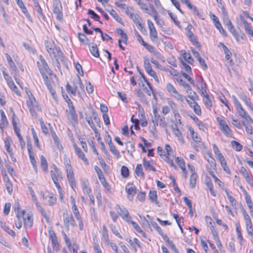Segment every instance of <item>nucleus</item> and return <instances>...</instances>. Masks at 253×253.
<instances>
[{"label": "nucleus", "instance_id": "obj_56", "mask_svg": "<svg viewBox=\"0 0 253 253\" xmlns=\"http://www.w3.org/2000/svg\"><path fill=\"white\" fill-rule=\"evenodd\" d=\"M121 174L123 177L126 178L129 175V170L126 166H123L121 168Z\"/></svg>", "mask_w": 253, "mask_h": 253}, {"label": "nucleus", "instance_id": "obj_63", "mask_svg": "<svg viewBox=\"0 0 253 253\" xmlns=\"http://www.w3.org/2000/svg\"><path fill=\"white\" fill-rule=\"evenodd\" d=\"M8 86L10 87V88L14 92H15L16 94H19V91L17 87V86L14 84L13 81L10 82L9 84H7Z\"/></svg>", "mask_w": 253, "mask_h": 253}, {"label": "nucleus", "instance_id": "obj_26", "mask_svg": "<svg viewBox=\"0 0 253 253\" xmlns=\"http://www.w3.org/2000/svg\"><path fill=\"white\" fill-rule=\"evenodd\" d=\"M140 7L141 9L144 10L146 13L149 14V15H151V13L150 12V10H149L146 4L143 3L141 0H134Z\"/></svg>", "mask_w": 253, "mask_h": 253}, {"label": "nucleus", "instance_id": "obj_1", "mask_svg": "<svg viewBox=\"0 0 253 253\" xmlns=\"http://www.w3.org/2000/svg\"><path fill=\"white\" fill-rule=\"evenodd\" d=\"M37 65L44 81L49 80L47 75L50 77L54 76L56 78V76L53 74L52 70L49 68L46 62L42 56L40 61L37 62Z\"/></svg>", "mask_w": 253, "mask_h": 253}, {"label": "nucleus", "instance_id": "obj_12", "mask_svg": "<svg viewBox=\"0 0 253 253\" xmlns=\"http://www.w3.org/2000/svg\"><path fill=\"white\" fill-rule=\"evenodd\" d=\"M117 211L119 213L122 219L126 222L129 223V221L131 220V216L129 215L128 211L126 209V208L124 207L122 208L119 205H117Z\"/></svg>", "mask_w": 253, "mask_h": 253}, {"label": "nucleus", "instance_id": "obj_61", "mask_svg": "<svg viewBox=\"0 0 253 253\" xmlns=\"http://www.w3.org/2000/svg\"><path fill=\"white\" fill-rule=\"evenodd\" d=\"M165 150H166V154L164 155H169L170 156H172L173 155V151L172 150L171 147L169 144H166L165 145Z\"/></svg>", "mask_w": 253, "mask_h": 253}, {"label": "nucleus", "instance_id": "obj_37", "mask_svg": "<svg viewBox=\"0 0 253 253\" xmlns=\"http://www.w3.org/2000/svg\"><path fill=\"white\" fill-rule=\"evenodd\" d=\"M246 228L249 236L253 238V226L252 222L246 223Z\"/></svg>", "mask_w": 253, "mask_h": 253}, {"label": "nucleus", "instance_id": "obj_11", "mask_svg": "<svg viewBox=\"0 0 253 253\" xmlns=\"http://www.w3.org/2000/svg\"><path fill=\"white\" fill-rule=\"evenodd\" d=\"M63 221L64 226L68 230H69V227L70 226L72 227L76 226V224L72 214H68L67 212L64 213Z\"/></svg>", "mask_w": 253, "mask_h": 253}, {"label": "nucleus", "instance_id": "obj_22", "mask_svg": "<svg viewBox=\"0 0 253 253\" xmlns=\"http://www.w3.org/2000/svg\"><path fill=\"white\" fill-rule=\"evenodd\" d=\"M109 141L108 142V144L110 151L113 155L116 156L118 157H119L120 155L119 151L116 149L115 146L113 144L111 140V136H109Z\"/></svg>", "mask_w": 253, "mask_h": 253}, {"label": "nucleus", "instance_id": "obj_29", "mask_svg": "<svg viewBox=\"0 0 253 253\" xmlns=\"http://www.w3.org/2000/svg\"><path fill=\"white\" fill-rule=\"evenodd\" d=\"M41 166L42 169L44 171H47L48 170V164L46 161V159L42 155L41 156Z\"/></svg>", "mask_w": 253, "mask_h": 253}, {"label": "nucleus", "instance_id": "obj_21", "mask_svg": "<svg viewBox=\"0 0 253 253\" xmlns=\"http://www.w3.org/2000/svg\"><path fill=\"white\" fill-rule=\"evenodd\" d=\"M0 113L1 117V120L0 121V128L2 132H3L4 128L6 126L8 125V122L5 113L2 110H0Z\"/></svg>", "mask_w": 253, "mask_h": 253}, {"label": "nucleus", "instance_id": "obj_58", "mask_svg": "<svg viewBox=\"0 0 253 253\" xmlns=\"http://www.w3.org/2000/svg\"><path fill=\"white\" fill-rule=\"evenodd\" d=\"M110 227L112 231V232L116 235L117 236L118 238H119L120 239H123V237L122 236V235L119 233L118 230H117V229L116 228V227H115V226H114V225L113 224H111L110 226Z\"/></svg>", "mask_w": 253, "mask_h": 253}, {"label": "nucleus", "instance_id": "obj_14", "mask_svg": "<svg viewBox=\"0 0 253 253\" xmlns=\"http://www.w3.org/2000/svg\"><path fill=\"white\" fill-rule=\"evenodd\" d=\"M241 20L242 21L246 32L249 36L253 38V30L250 24H249L244 18V16L240 15Z\"/></svg>", "mask_w": 253, "mask_h": 253}, {"label": "nucleus", "instance_id": "obj_18", "mask_svg": "<svg viewBox=\"0 0 253 253\" xmlns=\"http://www.w3.org/2000/svg\"><path fill=\"white\" fill-rule=\"evenodd\" d=\"M72 209L75 217L78 221L80 230H83L84 227V224L81 219V217L80 216L77 207L76 206V205H74V206H72Z\"/></svg>", "mask_w": 253, "mask_h": 253}, {"label": "nucleus", "instance_id": "obj_50", "mask_svg": "<svg viewBox=\"0 0 253 253\" xmlns=\"http://www.w3.org/2000/svg\"><path fill=\"white\" fill-rule=\"evenodd\" d=\"M236 229L238 239L240 240V244H242V242L243 241L244 239L242 235L241 228L239 225H236Z\"/></svg>", "mask_w": 253, "mask_h": 253}, {"label": "nucleus", "instance_id": "obj_62", "mask_svg": "<svg viewBox=\"0 0 253 253\" xmlns=\"http://www.w3.org/2000/svg\"><path fill=\"white\" fill-rule=\"evenodd\" d=\"M242 211V213L243 214L244 218L245 220L246 224L252 222L251 218H250L249 215L248 214V213L246 211V210L243 209Z\"/></svg>", "mask_w": 253, "mask_h": 253}, {"label": "nucleus", "instance_id": "obj_48", "mask_svg": "<svg viewBox=\"0 0 253 253\" xmlns=\"http://www.w3.org/2000/svg\"><path fill=\"white\" fill-rule=\"evenodd\" d=\"M66 88L68 93L72 94L74 96L76 95L77 91L74 86H71L69 84H67L66 86Z\"/></svg>", "mask_w": 253, "mask_h": 253}, {"label": "nucleus", "instance_id": "obj_43", "mask_svg": "<svg viewBox=\"0 0 253 253\" xmlns=\"http://www.w3.org/2000/svg\"><path fill=\"white\" fill-rule=\"evenodd\" d=\"M32 132L33 135V139L34 140V143L35 145L39 148L40 149L41 146L39 143L38 137L36 134V132L35 129L33 128H32Z\"/></svg>", "mask_w": 253, "mask_h": 253}, {"label": "nucleus", "instance_id": "obj_34", "mask_svg": "<svg viewBox=\"0 0 253 253\" xmlns=\"http://www.w3.org/2000/svg\"><path fill=\"white\" fill-rule=\"evenodd\" d=\"M232 148L236 151H240L243 148V146L239 143L238 142L235 140H232L231 141Z\"/></svg>", "mask_w": 253, "mask_h": 253}, {"label": "nucleus", "instance_id": "obj_23", "mask_svg": "<svg viewBox=\"0 0 253 253\" xmlns=\"http://www.w3.org/2000/svg\"><path fill=\"white\" fill-rule=\"evenodd\" d=\"M44 45L46 48L47 51L51 52V50L54 48L57 47L56 45L55 44L54 41L52 40H46L44 42Z\"/></svg>", "mask_w": 253, "mask_h": 253}, {"label": "nucleus", "instance_id": "obj_15", "mask_svg": "<svg viewBox=\"0 0 253 253\" xmlns=\"http://www.w3.org/2000/svg\"><path fill=\"white\" fill-rule=\"evenodd\" d=\"M239 114L240 116L243 119H245L248 123L251 122L253 124V120L248 114V113L243 109L242 106H240L236 109Z\"/></svg>", "mask_w": 253, "mask_h": 253}, {"label": "nucleus", "instance_id": "obj_20", "mask_svg": "<svg viewBox=\"0 0 253 253\" xmlns=\"http://www.w3.org/2000/svg\"><path fill=\"white\" fill-rule=\"evenodd\" d=\"M153 161H148L145 158L143 160V165L146 170L149 171H156V169L153 166Z\"/></svg>", "mask_w": 253, "mask_h": 253}, {"label": "nucleus", "instance_id": "obj_28", "mask_svg": "<svg viewBox=\"0 0 253 253\" xmlns=\"http://www.w3.org/2000/svg\"><path fill=\"white\" fill-rule=\"evenodd\" d=\"M0 226L5 232L12 237H14L15 236L14 231L13 230L10 229L8 226H7L5 223L1 222Z\"/></svg>", "mask_w": 253, "mask_h": 253}, {"label": "nucleus", "instance_id": "obj_57", "mask_svg": "<svg viewBox=\"0 0 253 253\" xmlns=\"http://www.w3.org/2000/svg\"><path fill=\"white\" fill-rule=\"evenodd\" d=\"M20 208V206L19 203L18 202L15 203L14 204V211L16 212V216L18 219L21 217V212L19 211Z\"/></svg>", "mask_w": 253, "mask_h": 253}, {"label": "nucleus", "instance_id": "obj_9", "mask_svg": "<svg viewBox=\"0 0 253 253\" xmlns=\"http://www.w3.org/2000/svg\"><path fill=\"white\" fill-rule=\"evenodd\" d=\"M53 12L56 16L58 20L62 18V7L60 0H53Z\"/></svg>", "mask_w": 253, "mask_h": 253}, {"label": "nucleus", "instance_id": "obj_52", "mask_svg": "<svg viewBox=\"0 0 253 253\" xmlns=\"http://www.w3.org/2000/svg\"><path fill=\"white\" fill-rule=\"evenodd\" d=\"M78 37L79 40L81 42H83L84 43L88 44L89 42L88 39L86 38V36L82 33L78 34Z\"/></svg>", "mask_w": 253, "mask_h": 253}, {"label": "nucleus", "instance_id": "obj_17", "mask_svg": "<svg viewBox=\"0 0 253 253\" xmlns=\"http://www.w3.org/2000/svg\"><path fill=\"white\" fill-rule=\"evenodd\" d=\"M67 177L71 188L74 189L76 187V181L74 176V172L72 169L66 170Z\"/></svg>", "mask_w": 253, "mask_h": 253}, {"label": "nucleus", "instance_id": "obj_3", "mask_svg": "<svg viewBox=\"0 0 253 253\" xmlns=\"http://www.w3.org/2000/svg\"><path fill=\"white\" fill-rule=\"evenodd\" d=\"M27 104L31 115L33 117L36 116V111H41V108L32 93H30L29 99L27 100Z\"/></svg>", "mask_w": 253, "mask_h": 253}, {"label": "nucleus", "instance_id": "obj_36", "mask_svg": "<svg viewBox=\"0 0 253 253\" xmlns=\"http://www.w3.org/2000/svg\"><path fill=\"white\" fill-rule=\"evenodd\" d=\"M243 176L247 182L251 186H253V178L252 174L248 172L247 173L244 174Z\"/></svg>", "mask_w": 253, "mask_h": 253}, {"label": "nucleus", "instance_id": "obj_49", "mask_svg": "<svg viewBox=\"0 0 253 253\" xmlns=\"http://www.w3.org/2000/svg\"><path fill=\"white\" fill-rule=\"evenodd\" d=\"M173 133L174 134L175 136L177 137L178 140L181 142L182 143H184V140L183 139V138L182 137V134L180 130L179 129H174V131H172Z\"/></svg>", "mask_w": 253, "mask_h": 253}, {"label": "nucleus", "instance_id": "obj_60", "mask_svg": "<svg viewBox=\"0 0 253 253\" xmlns=\"http://www.w3.org/2000/svg\"><path fill=\"white\" fill-rule=\"evenodd\" d=\"M156 124L157 126L159 125L160 126L164 128H166L167 126V123L166 122L164 117H162L161 118H160V120L158 121H157V122Z\"/></svg>", "mask_w": 253, "mask_h": 253}, {"label": "nucleus", "instance_id": "obj_33", "mask_svg": "<svg viewBox=\"0 0 253 253\" xmlns=\"http://www.w3.org/2000/svg\"><path fill=\"white\" fill-rule=\"evenodd\" d=\"M149 199L153 203L157 204V195L156 191H150L149 193Z\"/></svg>", "mask_w": 253, "mask_h": 253}, {"label": "nucleus", "instance_id": "obj_51", "mask_svg": "<svg viewBox=\"0 0 253 253\" xmlns=\"http://www.w3.org/2000/svg\"><path fill=\"white\" fill-rule=\"evenodd\" d=\"M27 147L28 155H29L30 159L34 158V153L33 151V147H32V144H31V143L30 142H27Z\"/></svg>", "mask_w": 253, "mask_h": 253}, {"label": "nucleus", "instance_id": "obj_27", "mask_svg": "<svg viewBox=\"0 0 253 253\" xmlns=\"http://www.w3.org/2000/svg\"><path fill=\"white\" fill-rule=\"evenodd\" d=\"M163 158L166 162L169 164L170 166L174 168L175 169H176V166L173 162V156L172 157L169 155H163Z\"/></svg>", "mask_w": 253, "mask_h": 253}, {"label": "nucleus", "instance_id": "obj_5", "mask_svg": "<svg viewBox=\"0 0 253 253\" xmlns=\"http://www.w3.org/2000/svg\"><path fill=\"white\" fill-rule=\"evenodd\" d=\"M54 170H52L50 171V175L51 178L56 186V187L58 189V191H60L61 189V187L58 183V177H62V173L60 171V170L57 168V167L55 165H53Z\"/></svg>", "mask_w": 253, "mask_h": 253}, {"label": "nucleus", "instance_id": "obj_53", "mask_svg": "<svg viewBox=\"0 0 253 253\" xmlns=\"http://www.w3.org/2000/svg\"><path fill=\"white\" fill-rule=\"evenodd\" d=\"M98 178L99 179L101 183H102V185L106 189H109V185L107 181H106L105 177L104 176L103 174L102 175V176H100V177H98Z\"/></svg>", "mask_w": 253, "mask_h": 253}, {"label": "nucleus", "instance_id": "obj_40", "mask_svg": "<svg viewBox=\"0 0 253 253\" xmlns=\"http://www.w3.org/2000/svg\"><path fill=\"white\" fill-rule=\"evenodd\" d=\"M51 136H52V139L54 142V143L56 145V146L58 147V148L59 149H60V147L62 148V145H60V140H59L58 136L56 134V133L54 131H52L51 132Z\"/></svg>", "mask_w": 253, "mask_h": 253}, {"label": "nucleus", "instance_id": "obj_64", "mask_svg": "<svg viewBox=\"0 0 253 253\" xmlns=\"http://www.w3.org/2000/svg\"><path fill=\"white\" fill-rule=\"evenodd\" d=\"M125 13L127 16L130 17L131 15L135 13V10L132 7L128 6L125 10Z\"/></svg>", "mask_w": 253, "mask_h": 253}, {"label": "nucleus", "instance_id": "obj_25", "mask_svg": "<svg viewBox=\"0 0 253 253\" xmlns=\"http://www.w3.org/2000/svg\"><path fill=\"white\" fill-rule=\"evenodd\" d=\"M44 82L45 85L47 86V87L48 89L52 96L54 99H55L57 97L55 91L52 87V85L49 80L45 81Z\"/></svg>", "mask_w": 253, "mask_h": 253}, {"label": "nucleus", "instance_id": "obj_46", "mask_svg": "<svg viewBox=\"0 0 253 253\" xmlns=\"http://www.w3.org/2000/svg\"><path fill=\"white\" fill-rule=\"evenodd\" d=\"M134 22V23L136 25V24H138L139 22H141L142 19L141 17L139 16V14L135 12L134 14L131 15L130 17Z\"/></svg>", "mask_w": 253, "mask_h": 253}, {"label": "nucleus", "instance_id": "obj_38", "mask_svg": "<svg viewBox=\"0 0 253 253\" xmlns=\"http://www.w3.org/2000/svg\"><path fill=\"white\" fill-rule=\"evenodd\" d=\"M135 173L138 176H144L141 164H137L135 169Z\"/></svg>", "mask_w": 253, "mask_h": 253}, {"label": "nucleus", "instance_id": "obj_55", "mask_svg": "<svg viewBox=\"0 0 253 253\" xmlns=\"http://www.w3.org/2000/svg\"><path fill=\"white\" fill-rule=\"evenodd\" d=\"M189 37L191 41V42L193 43V45H196L198 47H200V45L199 44V43L197 41L195 37L192 33H189Z\"/></svg>", "mask_w": 253, "mask_h": 253}, {"label": "nucleus", "instance_id": "obj_4", "mask_svg": "<svg viewBox=\"0 0 253 253\" xmlns=\"http://www.w3.org/2000/svg\"><path fill=\"white\" fill-rule=\"evenodd\" d=\"M166 88L171 96L174 97L178 101L181 102L183 101V96L178 92L175 87L172 84L169 83H168L166 84Z\"/></svg>", "mask_w": 253, "mask_h": 253}, {"label": "nucleus", "instance_id": "obj_6", "mask_svg": "<svg viewBox=\"0 0 253 253\" xmlns=\"http://www.w3.org/2000/svg\"><path fill=\"white\" fill-rule=\"evenodd\" d=\"M216 120L219 125L220 129L224 132V134L227 137H231L232 135V130L226 121L219 117L217 118Z\"/></svg>", "mask_w": 253, "mask_h": 253}, {"label": "nucleus", "instance_id": "obj_32", "mask_svg": "<svg viewBox=\"0 0 253 253\" xmlns=\"http://www.w3.org/2000/svg\"><path fill=\"white\" fill-rule=\"evenodd\" d=\"M150 9V12L152 14L151 15L154 16V19L158 24L161 25V23H163V22L158 17L156 10L155 9L153 6H151Z\"/></svg>", "mask_w": 253, "mask_h": 253}, {"label": "nucleus", "instance_id": "obj_2", "mask_svg": "<svg viewBox=\"0 0 253 253\" xmlns=\"http://www.w3.org/2000/svg\"><path fill=\"white\" fill-rule=\"evenodd\" d=\"M53 62L56 63L57 66L59 68L60 64L59 61H63L64 56L60 47L57 46L51 50V52H48Z\"/></svg>", "mask_w": 253, "mask_h": 253}, {"label": "nucleus", "instance_id": "obj_59", "mask_svg": "<svg viewBox=\"0 0 253 253\" xmlns=\"http://www.w3.org/2000/svg\"><path fill=\"white\" fill-rule=\"evenodd\" d=\"M87 123L88 124V125H89V126H90V127L92 128V129L93 130L95 134V136L96 137H97L98 135H99V133L98 132V131H97V129L93 123V120H91V121H89L88 122H87Z\"/></svg>", "mask_w": 253, "mask_h": 253}, {"label": "nucleus", "instance_id": "obj_45", "mask_svg": "<svg viewBox=\"0 0 253 253\" xmlns=\"http://www.w3.org/2000/svg\"><path fill=\"white\" fill-rule=\"evenodd\" d=\"M87 13L90 15L91 16V17L93 18L95 21H98L100 23H102L99 20L100 17L96 13H95V12L93 10L91 9H89L88 10Z\"/></svg>", "mask_w": 253, "mask_h": 253}, {"label": "nucleus", "instance_id": "obj_31", "mask_svg": "<svg viewBox=\"0 0 253 253\" xmlns=\"http://www.w3.org/2000/svg\"><path fill=\"white\" fill-rule=\"evenodd\" d=\"M109 14L119 23L123 24L122 18L119 16L117 13L113 9L108 11Z\"/></svg>", "mask_w": 253, "mask_h": 253}, {"label": "nucleus", "instance_id": "obj_10", "mask_svg": "<svg viewBox=\"0 0 253 253\" xmlns=\"http://www.w3.org/2000/svg\"><path fill=\"white\" fill-rule=\"evenodd\" d=\"M67 117L69 121L73 125H77L78 122V116L76 112L75 107L70 108L66 111Z\"/></svg>", "mask_w": 253, "mask_h": 253}, {"label": "nucleus", "instance_id": "obj_13", "mask_svg": "<svg viewBox=\"0 0 253 253\" xmlns=\"http://www.w3.org/2000/svg\"><path fill=\"white\" fill-rule=\"evenodd\" d=\"M126 192L127 194V198L132 201L136 193V188L133 184L128 183L126 186Z\"/></svg>", "mask_w": 253, "mask_h": 253}, {"label": "nucleus", "instance_id": "obj_41", "mask_svg": "<svg viewBox=\"0 0 253 253\" xmlns=\"http://www.w3.org/2000/svg\"><path fill=\"white\" fill-rule=\"evenodd\" d=\"M178 82L180 85L182 86L186 89L187 92H189V91L191 90V87L190 85L182 79L179 80L178 81Z\"/></svg>", "mask_w": 253, "mask_h": 253}, {"label": "nucleus", "instance_id": "obj_7", "mask_svg": "<svg viewBox=\"0 0 253 253\" xmlns=\"http://www.w3.org/2000/svg\"><path fill=\"white\" fill-rule=\"evenodd\" d=\"M23 217L24 225L25 228H31L33 223V214L31 212L26 213L25 211L21 212V217Z\"/></svg>", "mask_w": 253, "mask_h": 253}, {"label": "nucleus", "instance_id": "obj_54", "mask_svg": "<svg viewBox=\"0 0 253 253\" xmlns=\"http://www.w3.org/2000/svg\"><path fill=\"white\" fill-rule=\"evenodd\" d=\"M150 37L153 42H155L158 39L157 32L156 29L150 31Z\"/></svg>", "mask_w": 253, "mask_h": 253}, {"label": "nucleus", "instance_id": "obj_39", "mask_svg": "<svg viewBox=\"0 0 253 253\" xmlns=\"http://www.w3.org/2000/svg\"><path fill=\"white\" fill-rule=\"evenodd\" d=\"M198 88L202 95L204 97L206 96H208V94L206 91V84L205 83H202L199 86H198Z\"/></svg>", "mask_w": 253, "mask_h": 253}, {"label": "nucleus", "instance_id": "obj_24", "mask_svg": "<svg viewBox=\"0 0 253 253\" xmlns=\"http://www.w3.org/2000/svg\"><path fill=\"white\" fill-rule=\"evenodd\" d=\"M181 53L186 62L190 64H193L194 61L189 53H187L185 50H182Z\"/></svg>", "mask_w": 253, "mask_h": 253}, {"label": "nucleus", "instance_id": "obj_42", "mask_svg": "<svg viewBox=\"0 0 253 253\" xmlns=\"http://www.w3.org/2000/svg\"><path fill=\"white\" fill-rule=\"evenodd\" d=\"M142 45H143L149 52L153 53L156 50L155 48L151 44L147 43L142 40Z\"/></svg>", "mask_w": 253, "mask_h": 253}, {"label": "nucleus", "instance_id": "obj_44", "mask_svg": "<svg viewBox=\"0 0 253 253\" xmlns=\"http://www.w3.org/2000/svg\"><path fill=\"white\" fill-rule=\"evenodd\" d=\"M240 99H242L248 107H251V102L250 99L247 96L245 93H241L240 95Z\"/></svg>", "mask_w": 253, "mask_h": 253}, {"label": "nucleus", "instance_id": "obj_30", "mask_svg": "<svg viewBox=\"0 0 253 253\" xmlns=\"http://www.w3.org/2000/svg\"><path fill=\"white\" fill-rule=\"evenodd\" d=\"M197 175L196 173H191L189 179V185L191 188H194L196 186Z\"/></svg>", "mask_w": 253, "mask_h": 253}, {"label": "nucleus", "instance_id": "obj_35", "mask_svg": "<svg viewBox=\"0 0 253 253\" xmlns=\"http://www.w3.org/2000/svg\"><path fill=\"white\" fill-rule=\"evenodd\" d=\"M91 54L95 57H98L99 53L96 45H93L89 47Z\"/></svg>", "mask_w": 253, "mask_h": 253}, {"label": "nucleus", "instance_id": "obj_8", "mask_svg": "<svg viewBox=\"0 0 253 253\" xmlns=\"http://www.w3.org/2000/svg\"><path fill=\"white\" fill-rule=\"evenodd\" d=\"M144 68L146 72L150 76L153 77L155 81L157 83H159V78L156 74V72L152 70L151 64L149 62V60L148 58H145L144 59Z\"/></svg>", "mask_w": 253, "mask_h": 253}, {"label": "nucleus", "instance_id": "obj_47", "mask_svg": "<svg viewBox=\"0 0 253 253\" xmlns=\"http://www.w3.org/2000/svg\"><path fill=\"white\" fill-rule=\"evenodd\" d=\"M240 188L241 189H242V190L244 192V194L245 195V200H246L247 204L252 203V201L251 196L249 195L248 193L245 190V189L242 186H240Z\"/></svg>", "mask_w": 253, "mask_h": 253}, {"label": "nucleus", "instance_id": "obj_16", "mask_svg": "<svg viewBox=\"0 0 253 253\" xmlns=\"http://www.w3.org/2000/svg\"><path fill=\"white\" fill-rule=\"evenodd\" d=\"M73 147L75 149V152L78 157L81 159L86 165L89 164L88 160L85 158L84 154L81 150V149L78 147L76 144H73Z\"/></svg>", "mask_w": 253, "mask_h": 253}, {"label": "nucleus", "instance_id": "obj_19", "mask_svg": "<svg viewBox=\"0 0 253 253\" xmlns=\"http://www.w3.org/2000/svg\"><path fill=\"white\" fill-rule=\"evenodd\" d=\"M74 87L76 90V91L80 93L83 90V84L82 83L81 78L78 76L74 80Z\"/></svg>", "mask_w": 253, "mask_h": 253}]
</instances>
